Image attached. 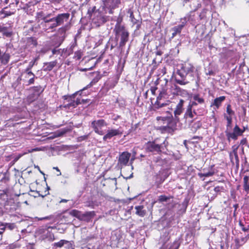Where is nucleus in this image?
Masks as SVG:
<instances>
[{
	"instance_id": "f257e3e1",
	"label": "nucleus",
	"mask_w": 249,
	"mask_h": 249,
	"mask_svg": "<svg viewBox=\"0 0 249 249\" xmlns=\"http://www.w3.org/2000/svg\"><path fill=\"white\" fill-rule=\"evenodd\" d=\"M177 73L181 79L176 78V81L180 85H186L190 81H195L196 83L199 81L198 71L190 63L183 65L181 69L178 71Z\"/></svg>"
},
{
	"instance_id": "f03ea898",
	"label": "nucleus",
	"mask_w": 249,
	"mask_h": 249,
	"mask_svg": "<svg viewBox=\"0 0 249 249\" xmlns=\"http://www.w3.org/2000/svg\"><path fill=\"white\" fill-rule=\"evenodd\" d=\"M167 116L165 117H158L157 120L159 121L160 123H162L163 124H166L165 125H162L160 127V129L162 132H170L173 130V127L176 125L172 124V122L174 121L173 115L172 112L170 111L167 110L166 111Z\"/></svg>"
},
{
	"instance_id": "7ed1b4c3",
	"label": "nucleus",
	"mask_w": 249,
	"mask_h": 249,
	"mask_svg": "<svg viewBox=\"0 0 249 249\" xmlns=\"http://www.w3.org/2000/svg\"><path fill=\"white\" fill-rule=\"evenodd\" d=\"M87 89V87L83 88L82 90H80L77 92H76L74 94L71 95H65L63 96V98L65 100H67L69 103L64 105V107L66 108H70L71 107L73 108L77 106L82 104H85L86 103H89V100L88 99H81L79 98H77L76 100H74L75 96L78 94L80 95H81L82 92L83 90Z\"/></svg>"
},
{
	"instance_id": "20e7f679",
	"label": "nucleus",
	"mask_w": 249,
	"mask_h": 249,
	"mask_svg": "<svg viewBox=\"0 0 249 249\" xmlns=\"http://www.w3.org/2000/svg\"><path fill=\"white\" fill-rule=\"evenodd\" d=\"M165 80V84L161 85V88L160 89V93L164 96L165 98H172L175 95L178 94L180 89L176 85H168V80L166 79Z\"/></svg>"
},
{
	"instance_id": "39448f33",
	"label": "nucleus",
	"mask_w": 249,
	"mask_h": 249,
	"mask_svg": "<svg viewBox=\"0 0 249 249\" xmlns=\"http://www.w3.org/2000/svg\"><path fill=\"white\" fill-rule=\"evenodd\" d=\"M113 31L115 33L117 41L119 36L121 37L120 46L123 47L128 40L129 33L124 26H119L114 28Z\"/></svg>"
},
{
	"instance_id": "423d86ee",
	"label": "nucleus",
	"mask_w": 249,
	"mask_h": 249,
	"mask_svg": "<svg viewBox=\"0 0 249 249\" xmlns=\"http://www.w3.org/2000/svg\"><path fill=\"white\" fill-rule=\"evenodd\" d=\"M185 101L184 100L180 99L179 102L176 105V107L173 111V119L175 125H176L177 123L180 121L179 116L181 115L183 112V105Z\"/></svg>"
},
{
	"instance_id": "0eeeda50",
	"label": "nucleus",
	"mask_w": 249,
	"mask_h": 249,
	"mask_svg": "<svg viewBox=\"0 0 249 249\" xmlns=\"http://www.w3.org/2000/svg\"><path fill=\"white\" fill-rule=\"evenodd\" d=\"M205 109L204 108H200L196 110L194 108H192L187 107L185 112L184 114V119H193L195 115L201 116L204 114Z\"/></svg>"
},
{
	"instance_id": "6e6552de",
	"label": "nucleus",
	"mask_w": 249,
	"mask_h": 249,
	"mask_svg": "<svg viewBox=\"0 0 249 249\" xmlns=\"http://www.w3.org/2000/svg\"><path fill=\"white\" fill-rule=\"evenodd\" d=\"M70 17V14L69 13H64L59 14L56 16L53 17V19L55 20L56 24L57 27L60 26L66 22V24L70 23L69 18Z\"/></svg>"
},
{
	"instance_id": "1a4fd4ad",
	"label": "nucleus",
	"mask_w": 249,
	"mask_h": 249,
	"mask_svg": "<svg viewBox=\"0 0 249 249\" xmlns=\"http://www.w3.org/2000/svg\"><path fill=\"white\" fill-rule=\"evenodd\" d=\"M107 125V123L103 119L94 120L91 123V126L93 128L94 132L100 135H103L104 132L102 130H100V129L102 127Z\"/></svg>"
},
{
	"instance_id": "9d476101",
	"label": "nucleus",
	"mask_w": 249,
	"mask_h": 249,
	"mask_svg": "<svg viewBox=\"0 0 249 249\" xmlns=\"http://www.w3.org/2000/svg\"><path fill=\"white\" fill-rule=\"evenodd\" d=\"M40 25L45 31H48V32L50 31L51 32L54 31L57 27L55 20H53V18L49 19H47L45 21H42L40 23Z\"/></svg>"
},
{
	"instance_id": "9b49d317",
	"label": "nucleus",
	"mask_w": 249,
	"mask_h": 249,
	"mask_svg": "<svg viewBox=\"0 0 249 249\" xmlns=\"http://www.w3.org/2000/svg\"><path fill=\"white\" fill-rule=\"evenodd\" d=\"M161 145L155 143V142H148L145 144V149L148 152L160 153L161 152Z\"/></svg>"
},
{
	"instance_id": "f8f14e48",
	"label": "nucleus",
	"mask_w": 249,
	"mask_h": 249,
	"mask_svg": "<svg viewBox=\"0 0 249 249\" xmlns=\"http://www.w3.org/2000/svg\"><path fill=\"white\" fill-rule=\"evenodd\" d=\"M123 133V131L121 127L118 129H111L107 130V133L103 137V140L107 141L108 140L111 139L113 137L116 136H121Z\"/></svg>"
},
{
	"instance_id": "ddd939ff",
	"label": "nucleus",
	"mask_w": 249,
	"mask_h": 249,
	"mask_svg": "<svg viewBox=\"0 0 249 249\" xmlns=\"http://www.w3.org/2000/svg\"><path fill=\"white\" fill-rule=\"evenodd\" d=\"M163 99H165L166 98L164 96L160 94V93H159L158 96L157 97V100L153 106L154 110L159 109L168 105V104L170 103V101L169 100H167L163 102L162 101V100Z\"/></svg>"
},
{
	"instance_id": "4468645a",
	"label": "nucleus",
	"mask_w": 249,
	"mask_h": 249,
	"mask_svg": "<svg viewBox=\"0 0 249 249\" xmlns=\"http://www.w3.org/2000/svg\"><path fill=\"white\" fill-rule=\"evenodd\" d=\"M69 24H66L65 26L58 29V32L61 36L58 37L57 43L54 44L56 47H59L62 43L65 37L66 32L69 29Z\"/></svg>"
},
{
	"instance_id": "2eb2a0df",
	"label": "nucleus",
	"mask_w": 249,
	"mask_h": 249,
	"mask_svg": "<svg viewBox=\"0 0 249 249\" xmlns=\"http://www.w3.org/2000/svg\"><path fill=\"white\" fill-rule=\"evenodd\" d=\"M130 154L127 152H123L119 156L118 165L119 167L126 165L130 158Z\"/></svg>"
},
{
	"instance_id": "dca6fc26",
	"label": "nucleus",
	"mask_w": 249,
	"mask_h": 249,
	"mask_svg": "<svg viewBox=\"0 0 249 249\" xmlns=\"http://www.w3.org/2000/svg\"><path fill=\"white\" fill-rule=\"evenodd\" d=\"M225 57L227 59L235 61L238 57V53L232 50H228L224 53Z\"/></svg>"
},
{
	"instance_id": "f3484780",
	"label": "nucleus",
	"mask_w": 249,
	"mask_h": 249,
	"mask_svg": "<svg viewBox=\"0 0 249 249\" xmlns=\"http://www.w3.org/2000/svg\"><path fill=\"white\" fill-rule=\"evenodd\" d=\"M57 62L56 60L43 63L42 70L45 71H52L56 66Z\"/></svg>"
},
{
	"instance_id": "a211bd4d",
	"label": "nucleus",
	"mask_w": 249,
	"mask_h": 249,
	"mask_svg": "<svg viewBox=\"0 0 249 249\" xmlns=\"http://www.w3.org/2000/svg\"><path fill=\"white\" fill-rule=\"evenodd\" d=\"M37 45V39L35 37H28L26 38V46L27 47L33 48Z\"/></svg>"
},
{
	"instance_id": "6ab92c4d",
	"label": "nucleus",
	"mask_w": 249,
	"mask_h": 249,
	"mask_svg": "<svg viewBox=\"0 0 249 249\" xmlns=\"http://www.w3.org/2000/svg\"><path fill=\"white\" fill-rule=\"evenodd\" d=\"M135 209L136 210L135 213L139 216L143 217L146 213V210L143 205L136 206Z\"/></svg>"
},
{
	"instance_id": "aec40b11",
	"label": "nucleus",
	"mask_w": 249,
	"mask_h": 249,
	"mask_svg": "<svg viewBox=\"0 0 249 249\" xmlns=\"http://www.w3.org/2000/svg\"><path fill=\"white\" fill-rule=\"evenodd\" d=\"M108 20V17L99 15L97 17V18L94 19V22L96 24L97 26H100L101 24L105 23Z\"/></svg>"
},
{
	"instance_id": "412c9836",
	"label": "nucleus",
	"mask_w": 249,
	"mask_h": 249,
	"mask_svg": "<svg viewBox=\"0 0 249 249\" xmlns=\"http://www.w3.org/2000/svg\"><path fill=\"white\" fill-rule=\"evenodd\" d=\"M225 96H222L217 98H216L211 104V106L215 107L216 109L219 108L221 106V103L225 100Z\"/></svg>"
},
{
	"instance_id": "4be33fe9",
	"label": "nucleus",
	"mask_w": 249,
	"mask_h": 249,
	"mask_svg": "<svg viewBox=\"0 0 249 249\" xmlns=\"http://www.w3.org/2000/svg\"><path fill=\"white\" fill-rule=\"evenodd\" d=\"M74 46L72 45L70 47L63 49L61 53V56L67 57L72 53Z\"/></svg>"
},
{
	"instance_id": "5701e85b",
	"label": "nucleus",
	"mask_w": 249,
	"mask_h": 249,
	"mask_svg": "<svg viewBox=\"0 0 249 249\" xmlns=\"http://www.w3.org/2000/svg\"><path fill=\"white\" fill-rule=\"evenodd\" d=\"M10 57V55L9 53H3L1 54V51L0 50V61L1 63L4 65L7 64Z\"/></svg>"
},
{
	"instance_id": "b1692460",
	"label": "nucleus",
	"mask_w": 249,
	"mask_h": 249,
	"mask_svg": "<svg viewBox=\"0 0 249 249\" xmlns=\"http://www.w3.org/2000/svg\"><path fill=\"white\" fill-rule=\"evenodd\" d=\"M213 166H211L209 168V171L207 172L199 173L198 174L200 178L202 177H209L213 176L214 174V171L213 168Z\"/></svg>"
},
{
	"instance_id": "393cba45",
	"label": "nucleus",
	"mask_w": 249,
	"mask_h": 249,
	"mask_svg": "<svg viewBox=\"0 0 249 249\" xmlns=\"http://www.w3.org/2000/svg\"><path fill=\"white\" fill-rule=\"evenodd\" d=\"M224 118L227 121V130H228L229 129H231L232 127V117L233 115H227L226 113H224Z\"/></svg>"
},
{
	"instance_id": "a878e982",
	"label": "nucleus",
	"mask_w": 249,
	"mask_h": 249,
	"mask_svg": "<svg viewBox=\"0 0 249 249\" xmlns=\"http://www.w3.org/2000/svg\"><path fill=\"white\" fill-rule=\"evenodd\" d=\"M243 188L244 191L248 194L249 192V177L247 176H244L243 178Z\"/></svg>"
},
{
	"instance_id": "bb28decb",
	"label": "nucleus",
	"mask_w": 249,
	"mask_h": 249,
	"mask_svg": "<svg viewBox=\"0 0 249 249\" xmlns=\"http://www.w3.org/2000/svg\"><path fill=\"white\" fill-rule=\"evenodd\" d=\"M182 30L180 27L178 25L175 26L172 28V31H173L171 38H173L176 36L178 34H180Z\"/></svg>"
},
{
	"instance_id": "cd10ccee",
	"label": "nucleus",
	"mask_w": 249,
	"mask_h": 249,
	"mask_svg": "<svg viewBox=\"0 0 249 249\" xmlns=\"http://www.w3.org/2000/svg\"><path fill=\"white\" fill-rule=\"evenodd\" d=\"M0 32L6 37H10L12 35V32L8 31L7 27L0 25Z\"/></svg>"
},
{
	"instance_id": "c85d7f7f",
	"label": "nucleus",
	"mask_w": 249,
	"mask_h": 249,
	"mask_svg": "<svg viewBox=\"0 0 249 249\" xmlns=\"http://www.w3.org/2000/svg\"><path fill=\"white\" fill-rule=\"evenodd\" d=\"M202 126V124L200 121L194 123L191 126L190 128L192 131L196 132Z\"/></svg>"
},
{
	"instance_id": "c756f323",
	"label": "nucleus",
	"mask_w": 249,
	"mask_h": 249,
	"mask_svg": "<svg viewBox=\"0 0 249 249\" xmlns=\"http://www.w3.org/2000/svg\"><path fill=\"white\" fill-rule=\"evenodd\" d=\"M36 19L37 22H39L40 20L45 21L46 20H47L45 17V13L43 11L36 13Z\"/></svg>"
},
{
	"instance_id": "7c9ffc66",
	"label": "nucleus",
	"mask_w": 249,
	"mask_h": 249,
	"mask_svg": "<svg viewBox=\"0 0 249 249\" xmlns=\"http://www.w3.org/2000/svg\"><path fill=\"white\" fill-rule=\"evenodd\" d=\"M81 212L77 210H72L68 212V216H74L79 219Z\"/></svg>"
},
{
	"instance_id": "2f4dec72",
	"label": "nucleus",
	"mask_w": 249,
	"mask_h": 249,
	"mask_svg": "<svg viewBox=\"0 0 249 249\" xmlns=\"http://www.w3.org/2000/svg\"><path fill=\"white\" fill-rule=\"evenodd\" d=\"M65 242H66V240L62 239L58 242L54 243L52 244L53 249H56L57 248H61L65 245Z\"/></svg>"
},
{
	"instance_id": "473e14b6",
	"label": "nucleus",
	"mask_w": 249,
	"mask_h": 249,
	"mask_svg": "<svg viewBox=\"0 0 249 249\" xmlns=\"http://www.w3.org/2000/svg\"><path fill=\"white\" fill-rule=\"evenodd\" d=\"M190 18H191V15H186V16H185L183 18H181L180 19V21H181V23L180 24L178 25V26L183 29V27L186 24L187 21H189L190 20Z\"/></svg>"
},
{
	"instance_id": "72a5a7b5",
	"label": "nucleus",
	"mask_w": 249,
	"mask_h": 249,
	"mask_svg": "<svg viewBox=\"0 0 249 249\" xmlns=\"http://www.w3.org/2000/svg\"><path fill=\"white\" fill-rule=\"evenodd\" d=\"M80 216L79 220L87 221L91 217V212H86L84 213H81Z\"/></svg>"
},
{
	"instance_id": "f704fd0d",
	"label": "nucleus",
	"mask_w": 249,
	"mask_h": 249,
	"mask_svg": "<svg viewBox=\"0 0 249 249\" xmlns=\"http://www.w3.org/2000/svg\"><path fill=\"white\" fill-rule=\"evenodd\" d=\"M192 98L198 104H203L204 103V99L202 97H200L199 94H195Z\"/></svg>"
},
{
	"instance_id": "c9c22d12",
	"label": "nucleus",
	"mask_w": 249,
	"mask_h": 249,
	"mask_svg": "<svg viewBox=\"0 0 249 249\" xmlns=\"http://www.w3.org/2000/svg\"><path fill=\"white\" fill-rule=\"evenodd\" d=\"M38 97V93H35L33 92L27 97V100L29 102L32 103L36 100Z\"/></svg>"
},
{
	"instance_id": "e433bc0d",
	"label": "nucleus",
	"mask_w": 249,
	"mask_h": 249,
	"mask_svg": "<svg viewBox=\"0 0 249 249\" xmlns=\"http://www.w3.org/2000/svg\"><path fill=\"white\" fill-rule=\"evenodd\" d=\"M39 59V56H37V57H36V58H35L33 60H32V61H31L29 65H28V66L27 67V71H30L31 70V69L33 68V67L35 65H36L37 64L36 63V62Z\"/></svg>"
},
{
	"instance_id": "4c0bfd02",
	"label": "nucleus",
	"mask_w": 249,
	"mask_h": 249,
	"mask_svg": "<svg viewBox=\"0 0 249 249\" xmlns=\"http://www.w3.org/2000/svg\"><path fill=\"white\" fill-rule=\"evenodd\" d=\"M226 135L228 138V140L230 141V139H232L233 140H236L237 139V137L238 136L237 134L233 132H227V131Z\"/></svg>"
},
{
	"instance_id": "58836bf2",
	"label": "nucleus",
	"mask_w": 249,
	"mask_h": 249,
	"mask_svg": "<svg viewBox=\"0 0 249 249\" xmlns=\"http://www.w3.org/2000/svg\"><path fill=\"white\" fill-rule=\"evenodd\" d=\"M180 242L178 239H176L170 246L169 249H178L180 246Z\"/></svg>"
},
{
	"instance_id": "ea45409f",
	"label": "nucleus",
	"mask_w": 249,
	"mask_h": 249,
	"mask_svg": "<svg viewBox=\"0 0 249 249\" xmlns=\"http://www.w3.org/2000/svg\"><path fill=\"white\" fill-rule=\"evenodd\" d=\"M33 89L34 93H38V96H39L40 94L43 91V89H42L40 86L34 87H33Z\"/></svg>"
},
{
	"instance_id": "a19ab883",
	"label": "nucleus",
	"mask_w": 249,
	"mask_h": 249,
	"mask_svg": "<svg viewBox=\"0 0 249 249\" xmlns=\"http://www.w3.org/2000/svg\"><path fill=\"white\" fill-rule=\"evenodd\" d=\"M247 241V237H242L240 240L239 239H235V242L237 246H241Z\"/></svg>"
},
{
	"instance_id": "79ce46f5",
	"label": "nucleus",
	"mask_w": 249,
	"mask_h": 249,
	"mask_svg": "<svg viewBox=\"0 0 249 249\" xmlns=\"http://www.w3.org/2000/svg\"><path fill=\"white\" fill-rule=\"evenodd\" d=\"M226 112L227 115H235V112L232 109L231 105L228 104L226 107Z\"/></svg>"
},
{
	"instance_id": "37998d69",
	"label": "nucleus",
	"mask_w": 249,
	"mask_h": 249,
	"mask_svg": "<svg viewBox=\"0 0 249 249\" xmlns=\"http://www.w3.org/2000/svg\"><path fill=\"white\" fill-rule=\"evenodd\" d=\"M244 130L241 129L237 125H236L233 128V132L237 134L238 136L241 135L244 132Z\"/></svg>"
},
{
	"instance_id": "c03bdc74",
	"label": "nucleus",
	"mask_w": 249,
	"mask_h": 249,
	"mask_svg": "<svg viewBox=\"0 0 249 249\" xmlns=\"http://www.w3.org/2000/svg\"><path fill=\"white\" fill-rule=\"evenodd\" d=\"M101 76H100L99 73H97L96 76L93 79V80H92L91 83L86 87L87 89L88 88V87H89L91 86V84H92V83L94 84V83H97L101 79Z\"/></svg>"
},
{
	"instance_id": "a18cd8bd",
	"label": "nucleus",
	"mask_w": 249,
	"mask_h": 249,
	"mask_svg": "<svg viewBox=\"0 0 249 249\" xmlns=\"http://www.w3.org/2000/svg\"><path fill=\"white\" fill-rule=\"evenodd\" d=\"M188 200L187 199H185L184 201L182 202L181 204V210H182L183 213H185L186 212L187 207L188 206Z\"/></svg>"
},
{
	"instance_id": "49530a36",
	"label": "nucleus",
	"mask_w": 249,
	"mask_h": 249,
	"mask_svg": "<svg viewBox=\"0 0 249 249\" xmlns=\"http://www.w3.org/2000/svg\"><path fill=\"white\" fill-rule=\"evenodd\" d=\"M105 5L106 6H109V7H112V8L114 9L115 7V4H112L114 2V0H104Z\"/></svg>"
},
{
	"instance_id": "de8ad7c7",
	"label": "nucleus",
	"mask_w": 249,
	"mask_h": 249,
	"mask_svg": "<svg viewBox=\"0 0 249 249\" xmlns=\"http://www.w3.org/2000/svg\"><path fill=\"white\" fill-rule=\"evenodd\" d=\"M122 20H123V18L122 16H121V15H120L117 18V19L116 20V25L115 26V27L114 28H116L117 27H119V26H124V25H123L121 24V22H122Z\"/></svg>"
},
{
	"instance_id": "09e8293b",
	"label": "nucleus",
	"mask_w": 249,
	"mask_h": 249,
	"mask_svg": "<svg viewBox=\"0 0 249 249\" xmlns=\"http://www.w3.org/2000/svg\"><path fill=\"white\" fill-rule=\"evenodd\" d=\"M65 245H66L65 248L67 249H74L75 246L72 242L66 240Z\"/></svg>"
},
{
	"instance_id": "8fccbe9b",
	"label": "nucleus",
	"mask_w": 249,
	"mask_h": 249,
	"mask_svg": "<svg viewBox=\"0 0 249 249\" xmlns=\"http://www.w3.org/2000/svg\"><path fill=\"white\" fill-rule=\"evenodd\" d=\"M170 198H171V196L161 195L159 197V201L160 202H167Z\"/></svg>"
},
{
	"instance_id": "3c124183",
	"label": "nucleus",
	"mask_w": 249,
	"mask_h": 249,
	"mask_svg": "<svg viewBox=\"0 0 249 249\" xmlns=\"http://www.w3.org/2000/svg\"><path fill=\"white\" fill-rule=\"evenodd\" d=\"M12 14V13L9 11H5L4 10H2L1 11H0V15H3L1 18H5L8 16H10Z\"/></svg>"
},
{
	"instance_id": "603ef678",
	"label": "nucleus",
	"mask_w": 249,
	"mask_h": 249,
	"mask_svg": "<svg viewBox=\"0 0 249 249\" xmlns=\"http://www.w3.org/2000/svg\"><path fill=\"white\" fill-rule=\"evenodd\" d=\"M239 147V145L235 144L232 146V152L230 153L231 159H232V154L237 153V150Z\"/></svg>"
},
{
	"instance_id": "864d4df0",
	"label": "nucleus",
	"mask_w": 249,
	"mask_h": 249,
	"mask_svg": "<svg viewBox=\"0 0 249 249\" xmlns=\"http://www.w3.org/2000/svg\"><path fill=\"white\" fill-rule=\"evenodd\" d=\"M206 74L207 75H214L215 72L213 71V70L209 67L207 69H206Z\"/></svg>"
},
{
	"instance_id": "5fc2aeb1",
	"label": "nucleus",
	"mask_w": 249,
	"mask_h": 249,
	"mask_svg": "<svg viewBox=\"0 0 249 249\" xmlns=\"http://www.w3.org/2000/svg\"><path fill=\"white\" fill-rule=\"evenodd\" d=\"M4 225H5L6 228H8L10 230H13L16 227L15 224H14V223H4Z\"/></svg>"
},
{
	"instance_id": "6e6d98bb",
	"label": "nucleus",
	"mask_w": 249,
	"mask_h": 249,
	"mask_svg": "<svg viewBox=\"0 0 249 249\" xmlns=\"http://www.w3.org/2000/svg\"><path fill=\"white\" fill-rule=\"evenodd\" d=\"M9 189H7V188L3 190L2 191V193H1L0 194V196L2 197V196L6 195V197H7L6 199H8V196L9 195Z\"/></svg>"
},
{
	"instance_id": "4d7b16f0",
	"label": "nucleus",
	"mask_w": 249,
	"mask_h": 249,
	"mask_svg": "<svg viewBox=\"0 0 249 249\" xmlns=\"http://www.w3.org/2000/svg\"><path fill=\"white\" fill-rule=\"evenodd\" d=\"M82 53L80 51H76L75 52L74 58L79 60L81 58Z\"/></svg>"
},
{
	"instance_id": "13d9d810",
	"label": "nucleus",
	"mask_w": 249,
	"mask_h": 249,
	"mask_svg": "<svg viewBox=\"0 0 249 249\" xmlns=\"http://www.w3.org/2000/svg\"><path fill=\"white\" fill-rule=\"evenodd\" d=\"M130 18H131V21L133 24H137L139 21L138 20L136 19L134 16L133 12H131L130 15Z\"/></svg>"
},
{
	"instance_id": "bf43d9fd",
	"label": "nucleus",
	"mask_w": 249,
	"mask_h": 249,
	"mask_svg": "<svg viewBox=\"0 0 249 249\" xmlns=\"http://www.w3.org/2000/svg\"><path fill=\"white\" fill-rule=\"evenodd\" d=\"M197 104H198V103L195 100L194 101H190L187 107H191L192 108H193V107H194L197 106Z\"/></svg>"
},
{
	"instance_id": "052dcab7",
	"label": "nucleus",
	"mask_w": 249,
	"mask_h": 249,
	"mask_svg": "<svg viewBox=\"0 0 249 249\" xmlns=\"http://www.w3.org/2000/svg\"><path fill=\"white\" fill-rule=\"evenodd\" d=\"M89 137V135H85L83 136H81L79 137L77 139L78 142H81L82 141H84L87 140Z\"/></svg>"
},
{
	"instance_id": "680f3d73",
	"label": "nucleus",
	"mask_w": 249,
	"mask_h": 249,
	"mask_svg": "<svg viewBox=\"0 0 249 249\" xmlns=\"http://www.w3.org/2000/svg\"><path fill=\"white\" fill-rule=\"evenodd\" d=\"M61 52H62L61 49H54L52 50L53 54H59L61 55Z\"/></svg>"
},
{
	"instance_id": "e2e57ef3",
	"label": "nucleus",
	"mask_w": 249,
	"mask_h": 249,
	"mask_svg": "<svg viewBox=\"0 0 249 249\" xmlns=\"http://www.w3.org/2000/svg\"><path fill=\"white\" fill-rule=\"evenodd\" d=\"M239 225L242 228V230L243 231H249V225L248 226V228H246L244 227L243 224L241 222H239Z\"/></svg>"
},
{
	"instance_id": "0e129e2a",
	"label": "nucleus",
	"mask_w": 249,
	"mask_h": 249,
	"mask_svg": "<svg viewBox=\"0 0 249 249\" xmlns=\"http://www.w3.org/2000/svg\"><path fill=\"white\" fill-rule=\"evenodd\" d=\"M35 77L33 76L29 79V80L28 81L27 85H30L34 83Z\"/></svg>"
},
{
	"instance_id": "69168bd1",
	"label": "nucleus",
	"mask_w": 249,
	"mask_h": 249,
	"mask_svg": "<svg viewBox=\"0 0 249 249\" xmlns=\"http://www.w3.org/2000/svg\"><path fill=\"white\" fill-rule=\"evenodd\" d=\"M232 154L234 156V158H235L236 163L238 164V163L239 162V158H238V156L237 153H233Z\"/></svg>"
},
{
	"instance_id": "338daca9",
	"label": "nucleus",
	"mask_w": 249,
	"mask_h": 249,
	"mask_svg": "<svg viewBox=\"0 0 249 249\" xmlns=\"http://www.w3.org/2000/svg\"><path fill=\"white\" fill-rule=\"evenodd\" d=\"M5 229H6V227L5 226L4 224H1L0 225V231H2V233H3L4 231L5 230Z\"/></svg>"
},
{
	"instance_id": "774afa93",
	"label": "nucleus",
	"mask_w": 249,
	"mask_h": 249,
	"mask_svg": "<svg viewBox=\"0 0 249 249\" xmlns=\"http://www.w3.org/2000/svg\"><path fill=\"white\" fill-rule=\"evenodd\" d=\"M157 89V88L152 87L150 89V90L153 95L155 94L156 90Z\"/></svg>"
}]
</instances>
